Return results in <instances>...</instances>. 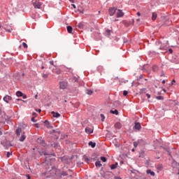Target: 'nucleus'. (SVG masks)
I'll list each match as a JSON object with an SVG mask.
<instances>
[{
  "mask_svg": "<svg viewBox=\"0 0 179 179\" xmlns=\"http://www.w3.org/2000/svg\"><path fill=\"white\" fill-rule=\"evenodd\" d=\"M61 174V171L57 168H52L51 169H47V171L42 173L43 177L46 178H50V177H55V176H59Z\"/></svg>",
  "mask_w": 179,
  "mask_h": 179,
  "instance_id": "1",
  "label": "nucleus"
},
{
  "mask_svg": "<svg viewBox=\"0 0 179 179\" xmlns=\"http://www.w3.org/2000/svg\"><path fill=\"white\" fill-rule=\"evenodd\" d=\"M15 134L17 135V136H20V142H24V139H26V135H24V131H23V129H22V128L19 127L16 129L15 131Z\"/></svg>",
  "mask_w": 179,
  "mask_h": 179,
  "instance_id": "2",
  "label": "nucleus"
},
{
  "mask_svg": "<svg viewBox=\"0 0 179 179\" xmlns=\"http://www.w3.org/2000/svg\"><path fill=\"white\" fill-rule=\"evenodd\" d=\"M32 4L34 8H36L37 9H40V8H41V3L39 0H32Z\"/></svg>",
  "mask_w": 179,
  "mask_h": 179,
  "instance_id": "3",
  "label": "nucleus"
},
{
  "mask_svg": "<svg viewBox=\"0 0 179 179\" xmlns=\"http://www.w3.org/2000/svg\"><path fill=\"white\" fill-rule=\"evenodd\" d=\"M117 9L115 8H110L108 10L110 16H113L116 13Z\"/></svg>",
  "mask_w": 179,
  "mask_h": 179,
  "instance_id": "4",
  "label": "nucleus"
},
{
  "mask_svg": "<svg viewBox=\"0 0 179 179\" xmlns=\"http://www.w3.org/2000/svg\"><path fill=\"white\" fill-rule=\"evenodd\" d=\"M116 17H122V16H124V13L122 12V10H117L116 9Z\"/></svg>",
  "mask_w": 179,
  "mask_h": 179,
  "instance_id": "5",
  "label": "nucleus"
},
{
  "mask_svg": "<svg viewBox=\"0 0 179 179\" xmlns=\"http://www.w3.org/2000/svg\"><path fill=\"white\" fill-rule=\"evenodd\" d=\"M66 86H68V83L65 81L60 82V89H62L64 90L66 89Z\"/></svg>",
  "mask_w": 179,
  "mask_h": 179,
  "instance_id": "6",
  "label": "nucleus"
},
{
  "mask_svg": "<svg viewBox=\"0 0 179 179\" xmlns=\"http://www.w3.org/2000/svg\"><path fill=\"white\" fill-rule=\"evenodd\" d=\"M141 128H142V126L141 125V123H139V122L135 123L134 129H136V131H141Z\"/></svg>",
  "mask_w": 179,
  "mask_h": 179,
  "instance_id": "7",
  "label": "nucleus"
},
{
  "mask_svg": "<svg viewBox=\"0 0 179 179\" xmlns=\"http://www.w3.org/2000/svg\"><path fill=\"white\" fill-rule=\"evenodd\" d=\"M3 100L4 101H6V103H9V101L12 100V96L6 95V96L3 97Z\"/></svg>",
  "mask_w": 179,
  "mask_h": 179,
  "instance_id": "8",
  "label": "nucleus"
},
{
  "mask_svg": "<svg viewBox=\"0 0 179 179\" xmlns=\"http://www.w3.org/2000/svg\"><path fill=\"white\" fill-rule=\"evenodd\" d=\"M85 132H86V134H93V129H92L90 127H86Z\"/></svg>",
  "mask_w": 179,
  "mask_h": 179,
  "instance_id": "9",
  "label": "nucleus"
},
{
  "mask_svg": "<svg viewBox=\"0 0 179 179\" xmlns=\"http://www.w3.org/2000/svg\"><path fill=\"white\" fill-rule=\"evenodd\" d=\"M52 115L55 118H59V117H61V115L59 113H55L54 111L52 112Z\"/></svg>",
  "mask_w": 179,
  "mask_h": 179,
  "instance_id": "10",
  "label": "nucleus"
},
{
  "mask_svg": "<svg viewBox=\"0 0 179 179\" xmlns=\"http://www.w3.org/2000/svg\"><path fill=\"white\" fill-rule=\"evenodd\" d=\"M122 127V124L120 122H116L115 124V128H117V129H121V127Z\"/></svg>",
  "mask_w": 179,
  "mask_h": 179,
  "instance_id": "11",
  "label": "nucleus"
},
{
  "mask_svg": "<svg viewBox=\"0 0 179 179\" xmlns=\"http://www.w3.org/2000/svg\"><path fill=\"white\" fill-rule=\"evenodd\" d=\"M110 167L111 170H115V169L118 167V163L116 162L115 164L110 165Z\"/></svg>",
  "mask_w": 179,
  "mask_h": 179,
  "instance_id": "12",
  "label": "nucleus"
},
{
  "mask_svg": "<svg viewBox=\"0 0 179 179\" xmlns=\"http://www.w3.org/2000/svg\"><path fill=\"white\" fill-rule=\"evenodd\" d=\"M147 174H150L152 177H155V172L152 171L150 169H148L146 171Z\"/></svg>",
  "mask_w": 179,
  "mask_h": 179,
  "instance_id": "13",
  "label": "nucleus"
},
{
  "mask_svg": "<svg viewBox=\"0 0 179 179\" xmlns=\"http://www.w3.org/2000/svg\"><path fill=\"white\" fill-rule=\"evenodd\" d=\"M157 18V14L156 13H152V20H156Z\"/></svg>",
  "mask_w": 179,
  "mask_h": 179,
  "instance_id": "14",
  "label": "nucleus"
},
{
  "mask_svg": "<svg viewBox=\"0 0 179 179\" xmlns=\"http://www.w3.org/2000/svg\"><path fill=\"white\" fill-rule=\"evenodd\" d=\"M73 30V29L72 28V27L67 26V31H68V33H70V34L72 33Z\"/></svg>",
  "mask_w": 179,
  "mask_h": 179,
  "instance_id": "15",
  "label": "nucleus"
},
{
  "mask_svg": "<svg viewBox=\"0 0 179 179\" xmlns=\"http://www.w3.org/2000/svg\"><path fill=\"white\" fill-rule=\"evenodd\" d=\"M89 146H91V148H96V143H93L92 141H90L89 143H88Z\"/></svg>",
  "mask_w": 179,
  "mask_h": 179,
  "instance_id": "16",
  "label": "nucleus"
},
{
  "mask_svg": "<svg viewBox=\"0 0 179 179\" xmlns=\"http://www.w3.org/2000/svg\"><path fill=\"white\" fill-rule=\"evenodd\" d=\"M96 167H101V162L100 161H96L95 162Z\"/></svg>",
  "mask_w": 179,
  "mask_h": 179,
  "instance_id": "17",
  "label": "nucleus"
},
{
  "mask_svg": "<svg viewBox=\"0 0 179 179\" xmlns=\"http://www.w3.org/2000/svg\"><path fill=\"white\" fill-rule=\"evenodd\" d=\"M16 96H17V97H22V96H23V93H22V92H20V91H17V92H16Z\"/></svg>",
  "mask_w": 179,
  "mask_h": 179,
  "instance_id": "18",
  "label": "nucleus"
},
{
  "mask_svg": "<svg viewBox=\"0 0 179 179\" xmlns=\"http://www.w3.org/2000/svg\"><path fill=\"white\" fill-rule=\"evenodd\" d=\"M87 94H89V96H92V94H93V91H92L91 90H87Z\"/></svg>",
  "mask_w": 179,
  "mask_h": 179,
  "instance_id": "19",
  "label": "nucleus"
},
{
  "mask_svg": "<svg viewBox=\"0 0 179 179\" xmlns=\"http://www.w3.org/2000/svg\"><path fill=\"white\" fill-rule=\"evenodd\" d=\"M111 114H115L116 115H118V110H110Z\"/></svg>",
  "mask_w": 179,
  "mask_h": 179,
  "instance_id": "20",
  "label": "nucleus"
},
{
  "mask_svg": "<svg viewBox=\"0 0 179 179\" xmlns=\"http://www.w3.org/2000/svg\"><path fill=\"white\" fill-rule=\"evenodd\" d=\"M101 160L103 163H106V162H107V159L106 158V157H101Z\"/></svg>",
  "mask_w": 179,
  "mask_h": 179,
  "instance_id": "21",
  "label": "nucleus"
},
{
  "mask_svg": "<svg viewBox=\"0 0 179 179\" xmlns=\"http://www.w3.org/2000/svg\"><path fill=\"white\" fill-rule=\"evenodd\" d=\"M83 159H84L85 162H86V163H89L90 159H89V158H87V157L84 156Z\"/></svg>",
  "mask_w": 179,
  "mask_h": 179,
  "instance_id": "22",
  "label": "nucleus"
},
{
  "mask_svg": "<svg viewBox=\"0 0 179 179\" xmlns=\"http://www.w3.org/2000/svg\"><path fill=\"white\" fill-rule=\"evenodd\" d=\"M110 33H111L110 30H106L105 32V36H110Z\"/></svg>",
  "mask_w": 179,
  "mask_h": 179,
  "instance_id": "23",
  "label": "nucleus"
},
{
  "mask_svg": "<svg viewBox=\"0 0 179 179\" xmlns=\"http://www.w3.org/2000/svg\"><path fill=\"white\" fill-rule=\"evenodd\" d=\"M45 124L48 128H50V122H48V120H45Z\"/></svg>",
  "mask_w": 179,
  "mask_h": 179,
  "instance_id": "24",
  "label": "nucleus"
},
{
  "mask_svg": "<svg viewBox=\"0 0 179 179\" xmlns=\"http://www.w3.org/2000/svg\"><path fill=\"white\" fill-rule=\"evenodd\" d=\"M78 27L79 29H83V23H79V24H78Z\"/></svg>",
  "mask_w": 179,
  "mask_h": 179,
  "instance_id": "25",
  "label": "nucleus"
},
{
  "mask_svg": "<svg viewBox=\"0 0 179 179\" xmlns=\"http://www.w3.org/2000/svg\"><path fill=\"white\" fill-rule=\"evenodd\" d=\"M157 169H158V170H163V165H162V164L158 165Z\"/></svg>",
  "mask_w": 179,
  "mask_h": 179,
  "instance_id": "26",
  "label": "nucleus"
},
{
  "mask_svg": "<svg viewBox=\"0 0 179 179\" xmlns=\"http://www.w3.org/2000/svg\"><path fill=\"white\" fill-rule=\"evenodd\" d=\"M152 71H153L154 72H156V71H157V66H152Z\"/></svg>",
  "mask_w": 179,
  "mask_h": 179,
  "instance_id": "27",
  "label": "nucleus"
},
{
  "mask_svg": "<svg viewBox=\"0 0 179 179\" xmlns=\"http://www.w3.org/2000/svg\"><path fill=\"white\" fill-rule=\"evenodd\" d=\"M101 121H104V120H106V117L103 114H101Z\"/></svg>",
  "mask_w": 179,
  "mask_h": 179,
  "instance_id": "28",
  "label": "nucleus"
},
{
  "mask_svg": "<svg viewBox=\"0 0 179 179\" xmlns=\"http://www.w3.org/2000/svg\"><path fill=\"white\" fill-rule=\"evenodd\" d=\"M156 99H157V100H163V96H158L156 97Z\"/></svg>",
  "mask_w": 179,
  "mask_h": 179,
  "instance_id": "29",
  "label": "nucleus"
},
{
  "mask_svg": "<svg viewBox=\"0 0 179 179\" xmlns=\"http://www.w3.org/2000/svg\"><path fill=\"white\" fill-rule=\"evenodd\" d=\"M22 45H23V47H24V48H27V43H22Z\"/></svg>",
  "mask_w": 179,
  "mask_h": 179,
  "instance_id": "30",
  "label": "nucleus"
},
{
  "mask_svg": "<svg viewBox=\"0 0 179 179\" xmlns=\"http://www.w3.org/2000/svg\"><path fill=\"white\" fill-rule=\"evenodd\" d=\"M123 95H124V96H128V91L124 90V91L123 92Z\"/></svg>",
  "mask_w": 179,
  "mask_h": 179,
  "instance_id": "31",
  "label": "nucleus"
},
{
  "mask_svg": "<svg viewBox=\"0 0 179 179\" xmlns=\"http://www.w3.org/2000/svg\"><path fill=\"white\" fill-rule=\"evenodd\" d=\"M52 148H57V146H58V144L57 143H54L53 144H52Z\"/></svg>",
  "mask_w": 179,
  "mask_h": 179,
  "instance_id": "32",
  "label": "nucleus"
},
{
  "mask_svg": "<svg viewBox=\"0 0 179 179\" xmlns=\"http://www.w3.org/2000/svg\"><path fill=\"white\" fill-rule=\"evenodd\" d=\"M43 78H44V79H47V78H48V74H43Z\"/></svg>",
  "mask_w": 179,
  "mask_h": 179,
  "instance_id": "33",
  "label": "nucleus"
},
{
  "mask_svg": "<svg viewBox=\"0 0 179 179\" xmlns=\"http://www.w3.org/2000/svg\"><path fill=\"white\" fill-rule=\"evenodd\" d=\"M134 148H138V142L136 141L134 142Z\"/></svg>",
  "mask_w": 179,
  "mask_h": 179,
  "instance_id": "34",
  "label": "nucleus"
},
{
  "mask_svg": "<svg viewBox=\"0 0 179 179\" xmlns=\"http://www.w3.org/2000/svg\"><path fill=\"white\" fill-rule=\"evenodd\" d=\"M56 73H57V75H59V74H61V70H57V71H56Z\"/></svg>",
  "mask_w": 179,
  "mask_h": 179,
  "instance_id": "35",
  "label": "nucleus"
},
{
  "mask_svg": "<svg viewBox=\"0 0 179 179\" xmlns=\"http://www.w3.org/2000/svg\"><path fill=\"white\" fill-rule=\"evenodd\" d=\"M10 155H12V153L10 152H7V157H10Z\"/></svg>",
  "mask_w": 179,
  "mask_h": 179,
  "instance_id": "36",
  "label": "nucleus"
},
{
  "mask_svg": "<svg viewBox=\"0 0 179 179\" xmlns=\"http://www.w3.org/2000/svg\"><path fill=\"white\" fill-rule=\"evenodd\" d=\"M174 83H176V80H172V83H171V86H173V85H174Z\"/></svg>",
  "mask_w": 179,
  "mask_h": 179,
  "instance_id": "37",
  "label": "nucleus"
},
{
  "mask_svg": "<svg viewBox=\"0 0 179 179\" xmlns=\"http://www.w3.org/2000/svg\"><path fill=\"white\" fill-rule=\"evenodd\" d=\"M31 121H32V122H36V120H34V117H31Z\"/></svg>",
  "mask_w": 179,
  "mask_h": 179,
  "instance_id": "38",
  "label": "nucleus"
},
{
  "mask_svg": "<svg viewBox=\"0 0 179 179\" xmlns=\"http://www.w3.org/2000/svg\"><path fill=\"white\" fill-rule=\"evenodd\" d=\"M32 115H33V117H36V116L37 115V113H36L35 112H34V113H32Z\"/></svg>",
  "mask_w": 179,
  "mask_h": 179,
  "instance_id": "39",
  "label": "nucleus"
},
{
  "mask_svg": "<svg viewBox=\"0 0 179 179\" xmlns=\"http://www.w3.org/2000/svg\"><path fill=\"white\" fill-rule=\"evenodd\" d=\"M169 52H170V54H173V50L172 49H169Z\"/></svg>",
  "mask_w": 179,
  "mask_h": 179,
  "instance_id": "40",
  "label": "nucleus"
},
{
  "mask_svg": "<svg viewBox=\"0 0 179 179\" xmlns=\"http://www.w3.org/2000/svg\"><path fill=\"white\" fill-rule=\"evenodd\" d=\"M160 50H166V47L162 46V47L160 48Z\"/></svg>",
  "mask_w": 179,
  "mask_h": 179,
  "instance_id": "41",
  "label": "nucleus"
},
{
  "mask_svg": "<svg viewBox=\"0 0 179 179\" xmlns=\"http://www.w3.org/2000/svg\"><path fill=\"white\" fill-rule=\"evenodd\" d=\"M50 65H54V61H50Z\"/></svg>",
  "mask_w": 179,
  "mask_h": 179,
  "instance_id": "42",
  "label": "nucleus"
},
{
  "mask_svg": "<svg viewBox=\"0 0 179 179\" xmlns=\"http://www.w3.org/2000/svg\"><path fill=\"white\" fill-rule=\"evenodd\" d=\"M146 96H147L148 99H150V94H146Z\"/></svg>",
  "mask_w": 179,
  "mask_h": 179,
  "instance_id": "43",
  "label": "nucleus"
},
{
  "mask_svg": "<svg viewBox=\"0 0 179 179\" xmlns=\"http://www.w3.org/2000/svg\"><path fill=\"white\" fill-rule=\"evenodd\" d=\"M73 8H74V9H76V6H75V4H72Z\"/></svg>",
  "mask_w": 179,
  "mask_h": 179,
  "instance_id": "44",
  "label": "nucleus"
},
{
  "mask_svg": "<svg viewBox=\"0 0 179 179\" xmlns=\"http://www.w3.org/2000/svg\"><path fill=\"white\" fill-rule=\"evenodd\" d=\"M36 111H38L39 113H41V109H38V110H36Z\"/></svg>",
  "mask_w": 179,
  "mask_h": 179,
  "instance_id": "45",
  "label": "nucleus"
},
{
  "mask_svg": "<svg viewBox=\"0 0 179 179\" xmlns=\"http://www.w3.org/2000/svg\"><path fill=\"white\" fill-rule=\"evenodd\" d=\"M162 83H163V85H164V83H166V80H162Z\"/></svg>",
  "mask_w": 179,
  "mask_h": 179,
  "instance_id": "46",
  "label": "nucleus"
},
{
  "mask_svg": "<svg viewBox=\"0 0 179 179\" xmlns=\"http://www.w3.org/2000/svg\"><path fill=\"white\" fill-rule=\"evenodd\" d=\"M27 179H30V176L27 175Z\"/></svg>",
  "mask_w": 179,
  "mask_h": 179,
  "instance_id": "47",
  "label": "nucleus"
},
{
  "mask_svg": "<svg viewBox=\"0 0 179 179\" xmlns=\"http://www.w3.org/2000/svg\"><path fill=\"white\" fill-rule=\"evenodd\" d=\"M115 179H121L120 177H115Z\"/></svg>",
  "mask_w": 179,
  "mask_h": 179,
  "instance_id": "48",
  "label": "nucleus"
},
{
  "mask_svg": "<svg viewBox=\"0 0 179 179\" xmlns=\"http://www.w3.org/2000/svg\"><path fill=\"white\" fill-rule=\"evenodd\" d=\"M71 3H73V0H69Z\"/></svg>",
  "mask_w": 179,
  "mask_h": 179,
  "instance_id": "49",
  "label": "nucleus"
},
{
  "mask_svg": "<svg viewBox=\"0 0 179 179\" xmlns=\"http://www.w3.org/2000/svg\"><path fill=\"white\" fill-rule=\"evenodd\" d=\"M35 127H37V128H38V124H36Z\"/></svg>",
  "mask_w": 179,
  "mask_h": 179,
  "instance_id": "50",
  "label": "nucleus"
},
{
  "mask_svg": "<svg viewBox=\"0 0 179 179\" xmlns=\"http://www.w3.org/2000/svg\"><path fill=\"white\" fill-rule=\"evenodd\" d=\"M137 15H138V16H139L141 15V13L138 12Z\"/></svg>",
  "mask_w": 179,
  "mask_h": 179,
  "instance_id": "51",
  "label": "nucleus"
},
{
  "mask_svg": "<svg viewBox=\"0 0 179 179\" xmlns=\"http://www.w3.org/2000/svg\"><path fill=\"white\" fill-rule=\"evenodd\" d=\"M7 31H8V33H10L11 30L8 29V30H7Z\"/></svg>",
  "mask_w": 179,
  "mask_h": 179,
  "instance_id": "52",
  "label": "nucleus"
},
{
  "mask_svg": "<svg viewBox=\"0 0 179 179\" xmlns=\"http://www.w3.org/2000/svg\"><path fill=\"white\" fill-rule=\"evenodd\" d=\"M23 99H27L26 95L23 96Z\"/></svg>",
  "mask_w": 179,
  "mask_h": 179,
  "instance_id": "53",
  "label": "nucleus"
},
{
  "mask_svg": "<svg viewBox=\"0 0 179 179\" xmlns=\"http://www.w3.org/2000/svg\"><path fill=\"white\" fill-rule=\"evenodd\" d=\"M131 150H132V152H135V149H134V148Z\"/></svg>",
  "mask_w": 179,
  "mask_h": 179,
  "instance_id": "54",
  "label": "nucleus"
},
{
  "mask_svg": "<svg viewBox=\"0 0 179 179\" xmlns=\"http://www.w3.org/2000/svg\"><path fill=\"white\" fill-rule=\"evenodd\" d=\"M19 48H22V45H20V46H19Z\"/></svg>",
  "mask_w": 179,
  "mask_h": 179,
  "instance_id": "55",
  "label": "nucleus"
},
{
  "mask_svg": "<svg viewBox=\"0 0 179 179\" xmlns=\"http://www.w3.org/2000/svg\"><path fill=\"white\" fill-rule=\"evenodd\" d=\"M41 69H44V66H42V67H41Z\"/></svg>",
  "mask_w": 179,
  "mask_h": 179,
  "instance_id": "56",
  "label": "nucleus"
},
{
  "mask_svg": "<svg viewBox=\"0 0 179 179\" xmlns=\"http://www.w3.org/2000/svg\"><path fill=\"white\" fill-rule=\"evenodd\" d=\"M161 76H164V74H162Z\"/></svg>",
  "mask_w": 179,
  "mask_h": 179,
  "instance_id": "57",
  "label": "nucleus"
},
{
  "mask_svg": "<svg viewBox=\"0 0 179 179\" xmlns=\"http://www.w3.org/2000/svg\"><path fill=\"white\" fill-rule=\"evenodd\" d=\"M163 91H164V92H166V90L164 89Z\"/></svg>",
  "mask_w": 179,
  "mask_h": 179,
  "instance_id": "58",
  "label": "nucleus"
},
{
  "mask_svg": "<svg viewBox=\"0 0 179 179\" xmlns=\"http://www.w3.org/2000/svg\"><path fill=\"white\" fill-rule=\"evenodd\" d=\"M35 99H37V95L35 96Z\"/></svg>",
  "mask_w": 179,
  "mask_h": 179,
  "instance_id": "59",
  "label": "nucleus"
},
{
  "mask_svg": "<svg viewBox=\"0 0 179 179\" xmlns=\"http://www.w3.org/2000/svg\"><path fill=\"white\" fill-rule=\"evenodd\" d=\"M63 176H66V173H65V174H63Z\"/></svg>",
  "mask_w": 179,
  "mask_h": 179,
  "instance_id": "60",
  "label": "nucleus"
},
{
  "mask_svg": "<svg viewBox=\"0 0 179 179\" xmlns=\"http://www.w3.org/2000/svg\"><path fill=\"white\" fill-rule=\"evenodd\" d=\"M117 20H115V22H117Z\"/></svg>",
  "mask_w": 179,
  "mask_h": 179,
  "instance_id": "61",
  "label": "nucleus"
},
{
  "mask_svg": "<svg viewBox=\"0 0 179 179\" xmlns=\"http://www.w3.org/2000/svg\"><path fill=\"white\" fill-rule=\"evenodd\" d=\"M0 27H1V25H0Z\"/></svg>",
  "mask_w": 179,
  "mask_h": 179,
  "instance_id": "62",
  "label": "nucleus"
}]
</instances>
